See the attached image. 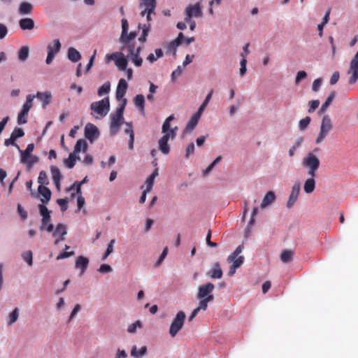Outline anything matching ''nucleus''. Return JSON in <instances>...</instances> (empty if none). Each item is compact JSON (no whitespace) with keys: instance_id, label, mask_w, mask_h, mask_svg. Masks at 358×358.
<instances>
[{"instance_id":"nucleus-48","label":"nucleus","mask_w":358,"mask_h":358,"mask_svg":"<svg viewBox=\"0 0 358 358\" xmlns=\"http://www.w3.org/2000/svg\"><path fill=\"white\" fill-rule=\"evenodd\" d=\"M310 122V117H306L303 119H301L299 122V127L301 130H304L307 128L308 124Z\"/></svg>"},{"instance_id":"nucleus-26","label":"nucleus","mask_w":358,"mask_h":358,"mask_svg":"<svg viewBox=\"0 0 358 358\" xmlns=\"http://www.w3.org/2000/svg\"><path fill=\"white\" fill-rule=\"evenodd\" d=\"M275 200V193L272 191H269L264 196L262 202L261 203V208H264L268 205L273 203Z\"/></svg>"},{"instance_id":"nucleus-29","label":"nucleus","mask_w":358,"mask_h":358,"mask_svg":"<svg viewBox=\"0 0 358 358\" xmlns=\"http://www.w3.org/2000/svg\"><path fill=\"white\" fill-rule=\"evenodd\" d=\"M294 255V252L292 250H285L281 252L280 258L282 262L288 264L292 261Z\"/></svg>"},{"instance_id":"nucleus-52","label":"nucleus","mask_w":358,"mask_h":358,"mask_svg":"<svg viewBox=\"0 0 358 358\" xmlns=\"http://www.w3.org/2000/svg\"><path fill=\"white\" fill-rule=\"evenodd\" d=\"M122 38L127 34V32L129 30V23L127 19H122Z\"/></svg>"},{"instance_id":"nucleus-2","label":"nucleus","mask_w":358,"mask_h":358,"mask_svg":"<svg viewBox=\"0 0 358 358\" xmlns=\"http://www.w3.org/2000/svg\"><path fill=\"white\" fill-rule=\"evenodd\" d=\"M174 119V115H171L164 121L162 125V133L164 135L159 140V150L164 155H167L170 152V147L168 144L169 138L174 139L176 136L177 127L171 129L170 122Z\"/></svg>"},{"instance_id":"nucleus-24","label":"nucleus","mask_w":358,"mask_h":358,"mask_svg":"<svg viewBox=\"0 0 358 358\" xmlns=\"http://www.w3.org/2000/svg\"><path fill=\"white\" fill-rule=\"evenodd\" d=\"M33 11V6L31 3L23 1L20 4L18 12L22 15H29Z\"/></svg>"},{"instance_id":"nucleus-49","label":"nucleus","mask_w":358,"mask_h":358,"mask_svg":"<svg viewBox=\"0 0 358 358\" xmlns=\"http://www.w3.org/2000/svg\"><path fill=\"white\" fill-rule=\"evenodd\" d=\"M137 327H138V328L142 327V323L140 320H137L134 323L129 325L128 327L127 331L129 333L134 334L136 332Z\"/></svg>"},{"instance_id":"nucleus-59","label":"nucleus","mask_w":358,"mask_h":358,"mask_svg":"<svg viewBox=\"0 0 358 358\" xmlns=\"http://www.w3.org/2000/svg\"><path fill=\"white\" fill-rule=\"evenodd\" d=\"M98 271L101 273H106L110 272L112 271V268L110 265L103 264L100 266Z\"/></svg>"},{"instance_id":"nucleus-36","label":"nucleus","mask_w":358,"mask_h":358,"mask_svg":"<svg viewBox=\"0 0 358 358\" xmlns=\"http://www.w3.org/2000/svg\"><path fill=\"white\" fill-rule=\"evenodd\" d=\"M147 352V347L143 346L141 348L140 350H137L136 346H134L131 350V355L134 357L138 358L144 356Z\"/></svg>"},{"instance_id":"nucleus-58","label":"nucleus","mask_w":358,"mask_h":358,"mask_svg":"<svg viewBox=\"0 0 358 358\" xmlns=\"http://www.w3.org/2000/svg\"><path fill=\"white\" fill-rule=\"evenodd\" d=\"M246 63H247V60L243 57V59L241 61V68H240V76H244L245 74V73H246V71H247V69H246Z\"/></svg>"},{"instance_id":"nucleus-11","label":"nucleus","mask_w":358,"mask_h":358,"mask_svg":"<svg viewBox=\"0 0 358 358\" xmlns=\"http://www.w3.org/2000/svg\"><path fill=\"white\" fill-rule=\"evenodd\" d=\"M347 73L350 76L348 83L355 84L358 80V51L352 59Z\"/></svg>"},{"instance_id":"nucleus-47","label":"nucleus","mask_w":358,"mask_h":358,"mask_svg":"<svg viewBox=\"0 0 358 358\" xmlns=\"http://www.w3.org/2000/svg\"><path fill=\"white\" fill-rule=\"evenodd\" d=\"M23 259L28 264L29 266H32L33 264V258H32V252L31 250H28L22 254Z\"/></svg>"},{"instance_id":"nucleus-22","label":"nucleus","mask_w":358,"mask_h":358,"mask_svg":"<svg viewBox=\"0 0 358 358\" xmlns=\"http://www.w3.org/2000/svg\"><path fill=\"white\" fill-rule=\"evenodd\" d=\"M208 275L213 279H220L222 277L223 273L219 263L216 262L213 264Z\"/></svg>"},{"instance_id":"nucleus-42","label":"nucleus","mask_w":358,"mask_h":358,"mask_svg":"<svg viewBox=\"0 0 358 358\" xmlns=\"http://www.w3.org/2000/svg\"><path fill=\"white\" fill-rule=\"evenodd\" d=\"M242 250V245L238 246L234 250V252L227 257V262L229 263H231L232 261L236 260V259H238V257H239L238 255L241 253Z\"/></svg>"},{"instance_id":"nucleus-16","label":"nucleus","mask_w":358,"mask_h":358,"mask_svg":"<svg viewBox=\"0 0 358 358\" xmlns=\"http://www.w3.org/2000/svg\"><path fill=\"white\" fill-rule=\"evenodd\" d=\"M300 190H301L300 184L295 183L292 188L291 194H290V195L289 196V199L287 202V207L288 208H292L294 206V204L295 203V202L297 201L298 196L300 193Z\"/></svg>"},{"instance_id":"nucleus-35","label":"nucleus","mask_w":358,"mask_h":358,"mask_svg":"<svg viewBox=\"0 0 358 358\" xmlns=\"http://www.w3.org/2000/svg\"><path fill=\"white\" fill-rule=\"evenodd\" d=\"M200 116H199V115H196V114H194L192 117L190 118V120L188 121L187 125H186V127H185V129L187 131H192L195 127L198 124V122L200 119Z\"/></svg>"},{"instance_id":"nucleus-7","label":"nucleus","mask_w":358,"mask_h":358,"mask_svg":"<svg viewBox=\"0 0 358 358\" xmlns=\"http://www.w3.org/2000/svg\"><path fill=\"white\" fill-rule=\"evenodd\" d=\"M332 129L333 124L330 117L328 115H324L321 122L320 131L315 139V143L317 144L321 143Z\"/></svg>"},{"instance_id":"nucleus-19","label":"nucleus","mask_w":358,"mask_h":358,"mask_svg":"<svg viewBox=\"0 0 358 358\" xmlns=\"http://www.w3.org/2000/svg\"><path fill=\"white\" fill-rule=\"evenodd\" d=\"M89 265V259L83 256H79L76 260L75 266L76 268H79L80 270V275H83L85 271L87 270Z\"/></svg>"},{"instance_id":"nucleus-40","label":"nucleus","mask_w":358,"mask_h":358,"mask_svg":"<svg viewBox=\"0 0 358 358\" xmlns=\"http://www.w3.org/2000/svg\"><path fill=\"white\" fill-rule=\"evenodd\" d=\"M29 50L27 46H22L18 52V59L22 62H25L29 57Z\"/></svg>"},{"instance_id":"nucleus-61","label":"nucleus","mask_w":358,"mask_h":358,"mask_svg":"<svg viewBox=\"0 0 358 358\" xmlns=\"http://www.w3.org/2000/svg\"><path fill=\"white\" fill-rule=\"evenodd\" d=\"M185 40L184 35L182 32L179 33L178 37L172 42L171 45L173 46L179 45L182 41Z\"/></svg>"},{"instance_id":"nucleus-37","label":"nucleus","mask_w":358,"mask_h":358,"mask_svg":"<svg viewBox=\"0 0 358 358\" xmlns=\"http://www.w3.org/2000/svg\"><path fill=\"white\" fill-rule=\"evenodd\" d=\"M335 97V92H332L329 96L326 99L325 102L322 105L321 108H320V113H324L327 108L330 106L331 102L333 101Z\"/></svg>"},{"instance_id":"nucleus-1","label":"nucleus","mask_w":358,"mask_h":358,"mask_svg":"<svg viewBox=\"0 0 358 358\" xmlns=\"http://www.w3.org/2000/svg\"><path fill=\"white\" fill-rule=\"evenodd\" d=\"M137 34L134 31L130 33L127 32V34L122 38L120 36V41L122 45L121 50L127 52V57L131 59V61L136 66H141L143 64V59L140 57L141 51V46H136L135 43V38Z\"/></svg>"},{"instance_id":"nucleus-41","label":"nucleus","mask_w":358,"mask_h":358,"mask_svg":"<svg viewBox=\"0 0 358 358\" xmlns=\"http://www.w3.org/2000/svg\"><path fill=\"white\" fill-rule=\"evenodd\" d=\"M134 104L141 110H144L145 97L143 94H138L134 98Z\"/></svg>"},{"instance_id":"nucleus-21","label":"nucleus","mask_w":358,"mask_h":358,"mask_svg":"<svg viewBox=\"0 0 358 358\" xmlns=\"http://www.w3.org/2000/svg\"><path fill=\"white\" fill-rule=\"evenodd\" d=\"M38 191L40 195L43 196L41 199L43 203H48L50 200L52 192L49 188L44 185H39Z\"/></svg>"},{"instance_id":"nucleus-9","label":"nucleus","mask_w":358,"mask_h":358,"mask_svg":"<svg viewBox=\"0 0 358 358\" xmlns=\"http://www.w3.org/2000/svg\"><path fill=\"white\" fill-rule=\"evenodd\" d=\"M185 317L186 315L183 311L180 310L177 313L176 317L173 319L172 323L171 324L169 329V334L172 337H175L177 334L182 329L184 325Z\"/></svg>"},{"instance_id":"nucleus-51","label":"nucleus","mask_w":358,"mask_h":358,"mask_svg":"<svg viewBox=\"0 0 358 358\" xmlns=\"http://www.w3.org/2000/svg\"><path fill=\"white\" fill-rule=\"evenodd\" d=\"M24 135V131L21 128H15L11 134V136L14 139L22 137Z\"/></svg>"},{"instance_id":"nucleus-43","label":"nucleus","mask_w":358,"mask_h":358,"mask_svg":"<svg viewBox=\"0 0 358 358\" xmlns=\"http://www.w3.org/2000/svg\"><path fill=\"white\" fill-rule=\"evenodd\" d=\"M19 317V309L15 308L12 313H10L8 315V324L11 325L14 322H15Z\"/></svg>"},{"instance_id":"nucleus-32","label":"nucleus","mask_w":358,"mask_h":358,"mask_svg":"<svg viewBox=\"0 0 358 358\" xmlns=\"http://www.w3.org/2000/svg\"><path fill=\"white\" fill-rule=\"evenodd\" d=\"M87 148L88 145L86 141L84 139H79L74 147L73 152L75 154H78L80 151L85 152L87 150Z\"/></svg>"},{"instance_id":"nucleus-34","label":"nucleus","mask_w":358,"mask_h":358,"mask_svg":"<svg viewBox=\"0 0 358 358\" xmlns=\"http://www.w3.org/2000/svg\"><path fill=\"white\" fill-rule=\"evenodd\" d=\"M50 216H45L44 215L43 217H42L41 225L40 227V229L41 231H43L45 229L47 231L51 232L53 229V224L50 223L47 226V224L50 222Z\"/></svg>"},{"instance_id":"nucleus-55","label":"nucleus","mask_w":358,"mask_h":358,"mask_svg":"<svg viewBox=\"0 0 358 358\" xmlns=\"http://www.w3.org/2000/svg\"><path fill=\"white\" fill-rule=\"evenodd\" d=\"M307 77V73L304 71H300L297 73L295 83L298 85L302 80Z\"/></svg>"},{"instance_id":"nucleus-56","label":"nucleus","mask_w":358,"mask_h":358,"mask_svg":"<svg viewBox=\"0 0 358 358\" xmlns=\"http://www.w3.org/2000/svg\"><path fill=\"white\" fill-rule=\"evenodd\" d=\"M322 82V80L320 78L315 79L313 81V83L312 85V90L313 92H317L321 87Z\"/></svg>"},{"instance_id":"nucleus-15","label":"nucleus","mask_w":358,"mask_h":358,"mask_svg":"<svg viewBox=\"0 0 358 358\" xmlns=\"http://www.w3.org/2000/svg\"><path fill=\"white\" fill-rule=\"evenodd\" d=\"M99 136L98 128L92 123L86 124L85 128V136L90 143H93L94 139Z\"/></svg>"},{"instance_id":"nucleus-50","label":"nucleus","mask_w":358,"mask_h":358,"mask_svg":"<svg viewBox=\"0 0 358 358\" xmlns=\"http://www.w3.org/2000/svg\"><path fill=\"white\" fill-rule=\"evenodd\" d=\"M57 203L60 206L62 211H65L67 210V208H68V205H67L68 204V199L67 198L59 199L57 200Z\"/></svg>"},{"instance_id":"nucleus-14","label":"nucleus","mask_w":358,"mask_h":358,"mask_svg":"<svg viewBox=\"0 0 358 358\" xmlns=\"http://www.w3.org/2000/svg\"><path fill=\"white\" fill-rule=\"evenodd\" d=\"M156 6V0H141L139 4L140 8L142 9L140 13V15L144 17L145 15V13H153V15H155Z\"/></svg>"},{"instance_id":"nucleus-64","label":"nucleus","mask_w":358,"mask_h":358,"mask_svg":"<svg viewBox=\"0 0 358 358\" xmlns=\"http://www.w3.org/2000/svg\"><path fill=\"white\" fill-rule=\"evenodd\" d=\"M8 34V28L3 24H0V39H3Z\"/></svg>"},{"instance_id":"nucleus-23","label":"nucleus","mask_w":358,"mask_h":358,"mask_svg":"<svg viewBox=\"0 0 358 358\" xmlns=\"http://www.w3.org/2000/svg\"><path fill=\"white\" fill-rule=\"evenodd\" d=\"M126 129L124 133L129 136V141L128 148L129 150H133L134 143V132L133 129V125L131 122H126Z\"/></svg>"},{"instance_id":"nucleus-63","label":"nucleus","mask_w":358,"mask_h":358,"mask_svg":"<svg viewBox=\"0 0 358 358\" xmlns=\"http://www.w3.org/2000/svg\"><path fill=\"white\" fill-rule=\"evenodd\" d=\"M74 255V252L73 251H71V252H61L57 257V260H60V259H63L64 258H67V257H71Z\"/></svg>"},{"instance_id":"nucleus-38","label":"nucleus","mask_w":358,"mask_h":358,"mask_svg":"<svg viewBox=\"0 0 358 358\" xmlns=\"http://www.w3.org/2000/svg\"><path fill=\"white\" fill-rule=\"evenodd\" d=\"M80 159L79 157L76 156V154L74 152L71 153L67 159L64 160V164L69 169H72L75 164L76 159Z\"/></svg>"},{"instance_id":"nucleus-4","label":"nucleus","mask_w":358,"mask_h":358,"mask_svg":"<svg viewBox=\"0 0 358 358\" xmlns=\"http://www.w3.org/2000/svg\"><path fill=\"white\" fill-rule=\"evenodd\" d=\"M127 104V99H123V103H121L116 109L114 114L111 115V122L110 125V132L114 135L118 132L120 127L124 122V111Z\"/></svg>"},{"instance_id":"nucleus-54","label":"nucleus","mask_w":358,"mask_h":358,"mask_svg":"<svg viewBox=\"0 0 358 358\" xmlns=\"http://www.w3.org/2000/svg\"><path fill=\"white\" fill-rule=\"evenodd\" d=\"M154 176H149V177L146 179L145 185H146V189L145 190L150 192L152 189L153 184H154Z\"/></svg>"},{"instance_id":"nucleus-12","label":"nucleus","mask_w":358,"mask_h":358,"mask_svg":"<svg viewBox=\"0 0 358 358\" xmlns=\"http://www.w3.org/2000/svg\"><path fill=\"white\" fill-rule=\"evenodd\" d=\"M61 46V43L59 39H55L52 44L48 45V55L45 59L47 64L52 63L55 55L60 51Z\"/></svg>"},{"instance_id":"nucleus-6","label":"nucleus","mask_w":358,"mask_h":358,"mask_svg":"<svg viewBox=\"0 0 358 358\" xmlns=\"http://www.w3.org/2000/svg\"><path fill=\"white\" fill-rule=\"evenodd\" d=\"M302 165L308 169L309 176L315 177L320 166V159L316 155L310 152L303 159Z\"/></svg>"},{"instance_id":"nucleus-28","label":"nucleus","mask_w":358,"mask_h":358,"mask_svg":"<svg viewBox=\"0 0 358 358\" xmlns=\"http://www.w3.org/2000/svg\"><path fill=\"white\" fill-rule=\"evenodd\" d=\"M22 30H31L34 28V22L31 18H22L19 22Z\"/></svg>"},{"instance_id":"nucleus-53","label":"nucleus","mask_w":358,"mask_h":358,"mask_svg":"<svg viewBox=\"0 0 358 358\" xmlns=\"http://www.w3.org/2000/svg\"><path fill=\"white\" fill-rule=\"evenodd\" d=\"M320 105V101L319 100H313L309 102V109L308 113H313L317 108H318Z\"/></svg>"},{"instance_id":"nucleus-27","label":"nucleus","mask_w":358,"mask_h":358,"mask_svg":"<svg viewBox=\"0 0 358 358\" xmlns=\"http://www.w3.org/2000/svg\"><path fill=\"white\" fill-rule=\"evenodd\" d=\"M244 261V257L240 256L236 259V260L232 261L231 263H232V265L230 266L229 271L228 273V275L229 276H233L236 271L238 268H239L243 263Z\"/></svg>"},{"instance_id":"nucleus-30","label":"nucleus","mask_w":358,"mask_h":358,"mask_svg":"<svg viewBox=\"0 0 358 358\" xmlns=\"http://www.w3.org/2000/svg\"><path fill=\"white\" fill-rule=\"evenodd\" d=\"M34 149V145L33 143L29 144L24 151L20 150V148L18 149L21 152V160L22 162H26L27 159L31 157V153L33 152Z\"/></svg>"},{"instance_id":"nucleus-10","label":"nucleus","mask_w":358,"mask_h":358,"mask_svg":"<svg viewBox=\"0 0 358 358\" xmlns=\"http://www.w3.org/2000/svg\"><path fill=\"white\" fill-rule=\"evenodd\" d=\"M34 98H35V95H31V94H29L27 96V101L24 103V105L22 106V109L20 111V113L18 114V116H17V122L19 124H25L27 122V116L29 113V110L31 108V107L33 106L32 101Z\"/></svg>"},{"instance_id":"nucleus-3","label":"nucleus","mask_w":358,"mask_h":358,"mask_svg":"<svg viewBox=\"0 0 358 358\" xmlns=\"http://www.w3.org/2000/svg\"><path fill=\"white\" fill-rule=\"evenodd\" d=\"M214 289L215 285L212 282H207L199 287L196 298L200 299L199 306L201 308H203V311L206 310L208 303L214 299L213 294Z\"/></svg>"},{"instance_id":"nucleus-62","label":"nucleus","mask_w":358,"mask_h":358,"mask_svg":"<svg viewBox=\"0 0 358 358\" xmlns=\"http://www.w3.org/2000/svg\"><path fill=\"white\" fill-rule=\"evenodd\" d=\"M194 152V143H191L188 145L186 148L185 157L189 158L191 155H193Z\"/></svg>"},{"instance_id":"nucleus-18","label":"nucleus","mask_w":358,"mask_h":358,"mask_svg":"<svg viewBox=\"0 0 358 358\" xmlns=\"http://www.w3.org/2000/svg\"><path fill=\"white\" fill-rule=\"evenodd\" d=\"M66 234V229L65 225L63 224H59L57 225L56 229H55L53 232V236L55 237H57V236H59L58 238H57L55 241V244L57 245L59 243L62 241L64 240V236Z\"/></svg>"},{"instance_id":"nucleus-13","label":"nucleus","mask_w":358,"mask_h":358,"mask_svg":"<svg viewBox=\"0 0 358 358\" xmlns=\"http://www.w3.org/2000/svg\"><path fill=\"white\" fill-rule=\"evenodd\" d=\"M185 22L190 21L192 17H201L203 15L201 6L199 2L194 5L188 6L185 9Z\"/></svg>"},{"instance_id":"nucleus-8","label":"nucleus","mask_w":358,"mask_h":358,"mask_svg":"<svg viewBox=\"0 0 358 358\" xmlns=\"http://www.w3.org/2000/svg\"><path fill=\"white\" fill-rule=\"evenodd\" d=\"M108 61L115 60V65L122 71H125L127 69L128 65V58L127 57V52H116L113 54L108 55L106 57Z\"/></svg>"},{"instance_id":"nucleus-60","label":"nucleus","mask_w":358,"mask_h":358,"mask_svg":"<svg viewBox=\"0 0 358 358\" xmlns=\"http://www.w3.org/2000/svg\"><path fill=\"white\" fill-rule=\"evenodd\" d=\"M76 188V194L78 195V196L79 195H82V192H81V186L80 185H78L77 183V182H74L69 189L68 190L70 191V190H72V189H74Z\"/></svg>"},{"instance_id":"nucleus-17","label":"nucleus","mask_w":358,"mask_h":358,"mask_svg":"<svg viewBox=\"0 0 358 358\" xmlns=\"http://www.w3.org/2000/svg\"><path fill=\"white\" fill-rule=\"evenodd\" d=\"M127 83L124 78H121L119 80L117 89H116V99L118 101H122L123 103L124 96L127 90Z\"/></svg>"},{"instance_id":"nucleus-31","label":"nucleus","mask_w":358,"mask_h":358,"mask_svg":"<svg viewBox=\"0 0 358 358\" xmlns=\"http://www.w3.org/2000/svg\"><path fill=\"white\" fill-rule=\"evenodd\" d=\"M315 177H311L308 178L304 183V191L307 194L312 193L315 188V181L314 179Z\"/></svg>"},{"instance_id":"nucleus-5","label":"nucleus","mask_w":358,"mask_h":358,"mask_svg":"<svg viewBox=\"0 0 358 358\" xmlns=\"http://www.w3.org/2000/svg\"><path fill=\"white\" fill-rule=\"evenodd\" d=\"M92 110L91 115L96 119H101L105 117L110 110L108 97L104 98L99 101L92 102L90 105Z\"/></svg>"},{"instance_id":"nucleus-20","label":"nucleus","mask_w":358,"mask_h":358,"mask_svg":"<svg viewBox=\"0 0 358 358\" xmlns=\"http://www.w3.org/2000/svg\"><path fill=\"white\" fill-rule=\"evenodd\" d=\"M50 171L52 173V181L55 185V187L57 190H60L61 185H60V180L62 178V174L60 172V170L58 167L55 166H52L50 167Z\"/></svg>"},{"instance_id":"nucleus-39","label":"nucleus","mask_w":358,"mask_h":358,"mask_svg":"<svg viewBox=\"0 0 358 358\" xmlns=\"http://www.w3.org/2000/svg\"><path fill=\"white\" fill-rule=\"evenodd\" d=\"M163 56V51L162 49L159 48V49H156L155 50V55L153 54V53H150L148 57H147V60L152 64L154 63L155 61H157V59L162 57Z\"/></svg>"},{"instance_id":"nucleus-45","label":"nucleus","mask_w":358,"mask_h":358,"mask_svg":"<svg viewBox=\"0 0 358 358\" xmlns=\"http://www.w3.org/2000/svg\"><path fill=\"white\" fill-rule=\"evenodd\" d=\"M38 182L40 184V185L44 186L45 185H48L49 183L48 178L45 171H41L40 172L38 178Z\"/></svg>"},{"instance_id":"nucleus-44","label":"nucleus","mask_w":358,"mask_h":358,"mask_svg":"<svg viewBox=\"0 0 358 358\" xmlns=\"http://www.w3.org/2000/svg\"><path fill=\"white\" fill-rule=\"evenodd\" d=\"M115 243V239L110 240V243H108V245L107 246L105 253L102 256L101 259L103 261L106 260L107 259V257L113 252V245H114Z\"/></svg>"},{"instance_id":"nucleus-33","label":"nucleus","mask_w":358,"mask_h":358,"mask_svg":"<svg viewBox=\"0 0 358 358\" xmlns=\"http://www.w3.org/2000/svg\"><path fill=\"white\" fill-rule=\"evenodd\" d=\"M68 58L73 62H77L81 59V55L76 49L70 48L68 50Z\"/></svg>"},{"instance_id":"nucleus-25","label":"nucleus","mask_w":358,"mask_h":358,"mask_svg":"<svg viewBox=\"0 0 358 358\" xmlns=\"http://www.w3.org/2000/svg\"><path fill=\"white\" fill-rule=\"evenodd\" d=\"M38 99L43 103V107L45 108L51 101L52 95L50 92H38L35 96Z\"/></svg>"},{"instance_id":"nucleus-57","label":"nucleus","mask_w":358,"mask_h":358,"mask_svg":"<svg viewBox=\"0 0 358 358\" xmlns=\"http://www.w3.org/2000/svg\"><path fill=\"white\" fill-rule=\"evenodd\" d=\"M40 214L42 217L45 216H50V211L47 208V207L43 204H39L38 206Z\"/></svg>"},{"instance_id":"nucleus-46","label":"nucleus","mask_w":358,"mask_h":358,"mask_svg":"<svg viewBox=\"0 0 358 358\" xmlns=\"http://www.w3.org/2000/svg\"><path fill=\"white\" fill-rule=\"evenodd\" d=\"M110 84L109 82L105 83L102 86H101L98 90L99 96H102L105 94H108L110 91Z\"/></svg>"}]
</instances>
